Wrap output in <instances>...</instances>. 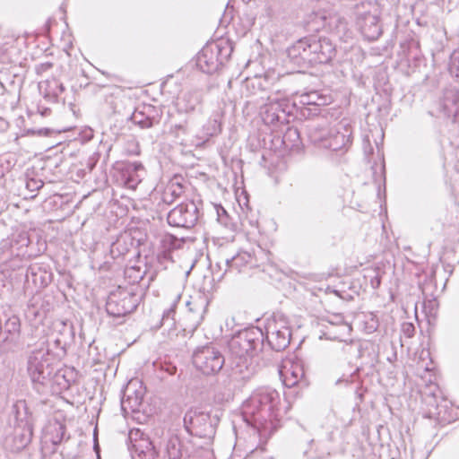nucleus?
Segmentation results:
<instances>
[{"label": "nucleus", "instance_id": "f257e3e1", "mask_svg": "<svg viewBox=\"0 0 459 459\" xmlns=\"http://www.w3.org/2000/svg\"><path fill=\"white\" fill-rule=\"evenodd\" d=\"M241 414L261 437L271 436L280 427L284 414L280 393L269 386L255 389L243 403Z\"/></svg>", "mask_w": 459, "mask_h": 459}, {"label": "nucleus", "instance_id": "f03ea898", "mask_svg": "<svg viewBox=\"0 0 459 459\" xmlns=\"http://www.w3.org/2000/svg\"><path fill=\"white\" fill-rule=\"evenodd\" d=\"M264 333L259 327H249L233 335L229 342L231 375L249 379L255 371L254 358L264 346Z\"/></svg>", "mask_w": 459, "mask_h": 459}, {"label": "nucleus", "instance_id": "7ed1b4c3", "mask_svg": "<svg viewBox=\"0 0 459 459\" xmlns=\"http://www.w3.org/2000/svg\"><path fill=\"white\" fill-rule=\"evenodd\" d=\"M336 45L326 37L311 35L303 37L287 48L290 63L299 67L316 64H328L336 56Z\"/></svg>", "mask_w": 459, "mask_h": 459}, {"label": "nucleus", "instance_id": "20e7f679", "mask_svg": "<svg viewBox=\"0 0 459 459\" xmlns=\"http://www.w3.org/2000/svg\"><path fill=\"white\" fill-rule=\"evenodd\" d=\"M31 242L28 231H16L0 242V264L15 271L22 267L23 260L36 255L30 247Z\"/></svg>", "mask_w": 459, "mask_h": 459}, {"label": "nucleus", "instance_id": "39448f33", "mask_svg": "<svg viewBox=\"0 0 459 459\" xmlns=\"http://www.w3.org/2000/svg\"><path fill=\"white\" fill-rule=\"evenodd\" d=\"M308 136L311 143L319 148L346 151L351 144L352 128L348 120L342 119L331 129L312 127Z\"/></svg>", "mask_w": 459, "mask_h": 459}, {"label": "nucleus", "instance_id": "423d86ee", "mask_svg": "<svg viewBox=\"0 0 459 459\" xmlns=\"http://www.w3.org/2000/svg\"><path fill=\"white\" fill-rule=\"evenodd\" d=\"M55 356L46 342H41L30 351L27 361V371L34 385L39 391L42 385L49 382L53 374Z\"/></svg>", "mask_w": 459, "mask_h": 459}, {"label": "nucleus", "instance_id": "0eeeda50", "mask_svg": "<svg viewBox=\"0 0 459 459\" xmlns=\"http://www.w3.org/2000/svg\"><path fill=\"white\" fill-rule=\"evenodd\" d=\"M232 51L233 48L228 40L207 43L196 56V66L207 74L216 73L228 62Z\"/></svg>", "mask_w": 459, "mask_h": 459}, {"label": "nucleus", "instance_id": "6e6552de", "mask_svg": "<svg viewBox=\"0 0 459 459\" xmlns=\"http://www.w3.org/2000/svg\"><path fill=\"white\" fill-rule=\"evenodd\" d=\"M260 110L264 123L270 126L288 124L290 117L294 116L296 103H291L281 91L269 95Z\"/></svg>", "mask_w": 459, "mask_h": 459}, {"label": "nucleus", "instance_id": "1a4fd4ad", "mask_svg": "<svg viewBox=\"0 0 459 459\" xmlns=\"http://www.w3.org/2000/svg\"><path fill=\"white\" fill-rule=\"evenodd\" d=\"M139 302L140 297L133 289L118 286L109 292L106 311L111 316L122 317L135 310Z\"/></svg>", "mask_w": 459, "mask_h": 459}, {"label": "nucleus", "instance_id": "9d476101", "mask_svg": "<svg viewBox=\"0 0 459 459\" xmlns=\"http://www.w3.org/2000/svg\"><path fill=\"white\" fill-rule=\"evenodd\" d=\"M265 332L267 344L272 350L281 351L289 346L291 332L289 320L284 315L278 313L268 318Z\"/></svg>", "mask_w": 459, "mask_h": 459}, {"label": "nucleus", "instance_id": "9b49d317", "mask_svg": "<svg viewBox=\"0 0 459 459\" xmlns=\"http://www.w3.org/2000/svg\"><path fill=\"white\" fill-rule=\"evenodd\" d=\"M192 359L195 368L206 376L219 373L225 364V359L221 351L213 345L196 348Z\"/></svg>", "mask_w": 459, "mask_h": 459}, {"label": "nucleus", "instance_id": "f8f14e48", "mask_svg": "<svg viewBox=\"0 0 459 459\" xmlns=\"http://www.w3.org/2000/svg\"><path fill=\"white\" fill-rule=\"evenodd\" d=\"M201 216L199 205L194 201L179 204L169 212L167 221L169 226L182 229L194 228Z\"/></svg>", "mask_w": 459, "mask_h": 459}, {"label": "nucleus", "instance_id": "ddd939ff", "mask_svg": "<svg viewBox=\"0 0 459 459\" xmlns=\"http://www.w3.org/2000/svg\"><path fill=\"white\" fill-rule=\"evenodd\" d=\"M184 426L191 436L201 438H211L215 434L210 414L198 409H190L185 414Z\"/></svg>", "mask_w": 459, "mask_h": 459}, {"label": "nucleus", "instance_id": "4468645a", "mask_svg": "<svg viewBox=\"0 0 459 459\" xmlns=\"http://www.w3.org/2000/svg\"><path fill=\"white\" fill-rule=\"evenodd\" d=\"M326 26L339 38L345 36L348 30L345 19L338 15L327 17L323 12H313L305 20V28L307 31H319Z\"/></svg>", "mask_w": 459, "mask_h": 459}, {"label": "nucleus", "instance_id": "2eb2a0df", "mask_svg": "<svg viewBox=\"0 0 459 459\" xmlns=\"http://www.w3.org/2000/svg\"><path fill=\"white\" fill-rule=\"evenodd\" d=\"M360 4L362 7H369L366 12L358 14L357 24L360 32L367 40H377L383 32L378 9L368 1L361 0Z\"/></svg>", "mask_w": 459, "mask_h": 459}, {"label": "nucleus", "instance_id": "dca6fc26", "mask_svg": "<svg viewBox=\"0 0 459 459\" xmlns=\"http://www.w3.org/2000/svg\"><path fill=\"white\" fill-rule=\"evenodd\" d=\"M145 394L146 388L143 382L138 378L131 379L123 391L122 411L126 413L140 411Z\"/></svg>", "mask_w": 459, "mask_h": 459}, {"label": "nucleus", "instance_id": "f3484780", "mask_svg": "<svg viewBox=\"0 0 459 459\" xmlns=\"http://www.w3.org/2000/svg\"><path fill=\"white\" fill-rule=\"evenodd\" d=\"M208 305V298L201 293L191 296L189 299L186 300V307L187 308L186 319L188 322L189 329L195 330L201 325L207 311Z\"/></svg>", "mask_w": 459, "mask_h": 459}, {"label": "nucleus", "instance_id": "a211bd4d", "mask_svg": "<svg viewBox=\"0 0 459 459\" xmlns=\"http://www.w3.org/2000/svg\"><path fill=\"white\" fill-rule=\"evenodd\" d=\"M162 112L152 105H142L131 111L128 119L141 128H150L160 122Z\"/></svg>", "mask_w": 459, "mask_h": 459}, {"label": "nucleus", "instance_id": "6ab92c4d", "mask_svg": "<svg viewBox=\"0 0 459 459\" xmlns=\"http://www.w3.org/2000/svg\"><path fill=\"white\" fill-rule=\"evenodd\" d=\"M5 337L3 341V349L6 351H14L22 346L21 336V320L17 316H10L4 324Z\"/></svg>", "mask_w": 459, "mask_h": 459}, {"label": "nucleus", "instance_id": "aec40b11", "mask_svg": "<svg viewBox=\"0 0 459 459\" xmlns=\"http://www.w3.org/2000/svg\"><path fill=\"white\" fill-rule=\"evenodd\" d=\"M280 376L286 387L295 386L305 376L302 361L299 359L284 361L280 369Z\"/></svg>", "mask_w": 459, "mask_h": 459}, {"label": "nucleus", "instance_id": "412c9836", "mask_svg": "<svg viewBox=\"0 0 459 459\" xmlns=\"http://www.w3.org/2000/svg\"><path fill=\"white\" fill-rule=\"evenodd\" d=\"M440 108L452 122H459V91L454 87L446 88L440 100Z\"/></svg>", "mask_w": 459, "mask_h": 459}, {"label": "nucleus", "instance_id": "4be33fe9", "mask_svg": "<svg viewBox=\"0 0 459 459\" xmlns=\"http://www.w3.org/2000/svg\"><path fill=\"white\" fill-rule=\"evenodd\" d=\"M145 174L144 168L140 162L124 164L120 170L121 183L128 189H135L142 182Z\"/></svg>", "mask_w": 459, "mask_h": 459}, {"label": "nucleus", "instance_id": "5701e85b", "mask_svg": "<svg viewBox=\"0 0 459 459\" xmlns=\"http://www.w3.org/2000/svg\"><path fill=\"white\" fill-rule=\"evenodd\" d=\"M34 418L25 400H18L11 409L10 422L15 427H31L33 428Z\"/></svg>", "mask_w": 459, "mask_h": 459}, {"label": "nucleus", "instance_id": "b1692460", "mask_svg": "<svg viewBox=\"0 0 459 459\" xmlns=\"http://www.w3.org/2000/svg\"><path fill=\"white\" fill-rule=\"evenodd\" d=\"M73 381L72 372L55 370L54 368L53 374L50 375L49 382L42 385V387H39L38 392L44 393L47 389H50L52 393L59 394L68 390Z\"/></svg>", "mask_w": 459, "mask_h": 459}, {"label": "nucleus", "instance_id": "393cba45", "mask_svg": "<svg viewBox=\"0 0 459 459\" xmlns=\"http://www.w3.org/2000/svg\"><path fill=\"white\" fill-rule=\"evenodd\" d=\"M32 435L33 428L31 427L13 426V431L7 438L12 451L20 452L27 447L32 439Z\"/></svg>", "mask_w": 459, "mask_h": 459}, {"label": "nucleus", "instance_id": "a878e982", "mask_svg": "<svg viewBox=\"0 0 459 459\" xmlns=\"http://www.w3.org/2000/svg\"><path fill=\"white\" fill-rule=\"evenodd\" d=\"M27 281H31L36 288H44L51 281V273L39 264H30L25 273Z\"/></svg>", "mask_w": 459, "mask_h": 459}, {"label": "nucleus", "instance_id": "bb28decb", "mask_svg": "<svg viewBox=\"0 0 459 459\" xmlns=\"http://www.w3.org/2000/svg\"><path fill=\"white\" fill-rule=\"evenodd\" d=\"M39 90L45 100L49 102H57L59 96L65 91V87L59 80L51 78L39 82Z\"/></svg>", "mask_w": 459, "mask_h": 459}, {"label": "nucleus", "instance_id": "cd10ccee", "mask_svg": "<svg viewBox=\"0 0 459 459\" xmlns=\"http://www.w3.org/2000/svg\"><path fill=\"white\" fill-rule=\"evenodd\" d=\"M185 192L184 178L181 176H174L167 184L161 194V201L171 204Z\"/></svg>", "mask_w": 459, "mask_h": 459}, {"label": "nucleus", "instance_id": "c85d7f7f", "mask_svg": "<svg viewBox=\"0 0 459 459\" xmlns=\"http://www.w3.org/2000/svg\"><path fill=\"white\" fill-rule=\"evenodd\" d=\"M221 132V125L216 118H210L205 124L203 125L200 132L196 133L195 137V141H191V143L195 146L204 145L211 137L218 134Z\"/></svg>", "mask_w": 459, "mask_h": 459}, {"label": "nucleus", "instance_id": "c756f323", "mask_svg": "<svg viewBox=\"0 0 459 459\" xmlns=\"http://www.w3.org/2000/svg\"><path fill=\"white\" fill-rule=\"evenodd\" d=\"M202 102V94L199 91H191L178 99L177 106L180 112L190 113L199 109Z\"/></svg>", "mask_w": 459, "mask_h": 459}, {"label": "nucleus", "instance_id": "7c9ffc66", "mask_svg": "<svg viewBox=\"0 0 459 459\" xmlns=\"http://www.w3.org/2000/svg\"><path fill=\"white\" fill-rule=\"evenodd\" d=\"M282 144L286 150L299 153L302 149L299 131L296 127H288L282 135Z\"/></svg>", "mask_w": 459, "mask_h": 459}, {"label": "nucleus", "instance_id": "2f4dec72", "mask_svg": "<svg viewBox=\"0 0 459 459\" xmlns=\"http://www.w3.org/2000/svg\"><path fill=\"white\" fill-rule=\"evenodd\" d=\"M332 101L330 95L323 94L318 91H311L301 94L299 103L303 106L323 107L328 105Z\"/></svg>", "mask_w": 459, "mask_h": 459}, {"label": "nucleus", "instance_id": "473e14b6", "mask_svg": "<svg viewBox=\"0 0 459 459\" xmlns=\"http://www.w3.org/2000/svg\"><path fill=\"white\" fill-rule=\"evenodd\" d=\"M19 184L24 186V190L19 193L23 199H33L37 195V192L43 187L44 182L39 178H24L19 179Z\"/></svg>", "mask_w": 459, "mask_h": 459}, {"label": "nucleus", "instance_id": "72a5a7b5", "mask_svg": "<svg viewBox=\"0 0 459 459\" xmlns=\"http://www.w3.org/2000/svg\"><path fill=\"white\" fill-rule=\"evenodd\" d=\"M107 103L109 105L113 113L125 116L127 119L132 111V108H127V104L131 105L130 99L123 95H112L107 99Z\"/></svg>", "mask_w": 459, "mask_h": 459}, {"label": "nucleus", "instance_id": "f704fd0d", "mask_svg": "<svg viewBox=\"0 0 459 459\" xmlns=\"http://www.w3.org/2000/svg\"><path fill=\"white\" fill-rule=\"evenodd\" d=\"M188 125L189 119H186L184 123L171 125L169 128V134L183 145H187L189 142L190 129Z\"/></svg>", "mask_w": 459, "mask_h": 459}, {"label": "nucleus", "instance_id": "c9c22d12", "mask_svg": "<svg viewBox=\"0 0 459 459\" xmlns=\"http://www.w3.org/2000/svg\"><path fill=\"white\" fill-rule=\"evenodd\" d=\"M383 274V270L378 266L367 267L363 270L365 283L369 284L373 290L379 288Z\"/></svg>", "mask_w": 459, "mask_h": 459}, {"label": "nucleus", "instance_id": "e433bc0d", "mask_svg": "<svg viewBox=\"0 0 459 459\" xmlns=\"http://www.w3.org/2000/svg\"><path fill=\"white\" fill-rule=\"evenodd\" d=\"M132 447L139 459H154L155 452L149 439H141L132 444Z\"/></svg>", "mask_w": 459, "mask_h": 459}, {"label": "nucleus", "instance_id": "4c0bfd02", "mask_svg": "<svg viewBox=\"0 0 459 459\" xmlns=\"http://www.w3.org/2000/svg\"><path fill=\"white\" fill-rule=\"evenodd\" d=\"M252 256L247 252H241L235 256L227 258L225 260L226 265L230 271L236 270L238 273L241 272V269L251 263Z\"/></svg>", "mask_w": 459, "mask_h": 459}, {"label": "nucleus", "instance_id": "58836bf2", "mask_svg": "<svg viewBox=\"0 0 459 459\" xmlns=\"http://www.w3.org/2000/svg\"><path fill=\"white\" fill-rule=\"evenodd\" d=\"M166 453L169 459H181L182 444L177 435H171L166 444Z\"/></svg>", "mask_w": 459, "mask_h": 459}, {"label": "nucleus", "instance_id": "ea45409f", "mask_svg": "<svg viewBox=\"0 0 459 459\" xmlns=\"http://www.w3.org/2000/svg\"><path fill=\"white\" fill-rule=\"evenodd\" d=\"M181 299V295L179 293H177L172 300V303L169 309L165 310L163 312L160 325L164 327H168L169 329H171L175 325V308L177 307V304Z\"/></svg>", "mask_w": 459, "mask_h": 459}, {"label": "nucleus", "instance_id": "a19ab883", "mask_svg": "<svg viewBox=\"0 0 459 459\" xmlns=\"http://www.w3.org/2000/svg\"><path fill=\"white\" fill-rule=\"evenodd\" d=\"M55 331L58 333L57 336H60L70 344L74 342L75 333L72 323L60 321L55 325Z\"/></svg>", "mask_w": 459, "mask_h": 459}, {"label": "nucleus", "instance_id": "79ce46f5", "mask_svg": "<svg viewBox=\"0 0 459 459\" xmlns=\"http://www.w3.org/2000/svg\"><path fill=\"white\" fill-rule=\"evenodd\" d=\"M161 243L164 248L169 250L179 249L185 243V238H178L172 234H166L161 238Z\"/></svg>", "mask_w": 459, "mask_h": 459}, {"label": "nucleus", "instance_id": "37998d69", "mask_svg": "<svg viewBox=\"0 0 459 459\" xmlns=\"http://www.w3.org/2000/svg\"><path fill=\"white\" fill-rule=\"evenodd\" d=\"M124 274L129 283L134 284L143 280L145 271L139 266H130L125 269Z\"/></svg>", "mask_w": 459, "mask_h": 459}, {"label": "nucleus", "instance_id": "c03bdc74", "mask_svg": "<svg viewBox=\"0 0 459 459\" xmlns=\"http://www.w3.org/2000/svg\"><path fill=\"white\" fill-rule=\"evenodd\" d=\"M50 441L54 446L59 445L65 435V427L61 423H56L51 429Z\"/></svg>", "mask_w": 459, "mask_h": 459}, {"label": "nucleus", "instance_id": "a18cd8bd", "mask_svg": "<svg viewBox=\"0 0 459 459\" xmlns=\"http://www.w3.org/2000/svg\"><path fill=\"white\" fill-rule=\"evenodd\" d=\"M449 72L459 82V48L455 49L450 56Z\"/></svg>", "mask_w": 459, "mask_h": 459}, {"label": "nucleus", "instance_id": "49530a36", "mask_svg": "<svg viewBox=\"0 0 459 459\" xmlns=\"http://www.w3.org/2000/svg\"><path fill=\"white\" fill-rule=\"evenodd\" d=\"M214 210L217 214L218 222L228 228L230 225V217L227 211L221 204L214 205Z\"/></svg>", "mask_w": 459, "mask_h": 459}, {"label": "nucleus", "instance_id": "de8ad7c7", "mask_svg": "<svg viewBox=\"0 0 459 459\" xmlns=\"http://www.w3.org/2000/svg\"><path fill=\"white\" fill-rule=\"evenodd\" d=\"M333 440H334V433L333 432H330V433H328L327 437H326L325 440H318L317 441V446L318 447L322 446V451L320 453V456L323 457L325 455H330L331 450H332V446H330V444Z\"/></svg>", "mask_w": 459, "mask_h": 459}, {"label": "nucleus", "instance_id": "09e8293b", "mask_svg": "<svg viewBox=\"0 0 459 459\" xmlns=\"http://www.w3.org/2000/svg\"><path fill=\"white\" fill-rule=\"evenodd\" d=\"M371 169L373 170V175L376 179L378 178L379 179L385 176V161L383 156H379V163L374 162L371 166Z\"/></svg>", "mask_w": 459, "mask_h": 459}, {"label": "nucleus", "instance_id": "8fccbe9b", "mask_svg": "<svg viewBox=\"0 0 459 459\" xmlns=\"http://www.w3.org/2000/svg\"><path fill=\"white\" fill-rule=\"evenodd\" d=\"M127 239L131 240L130 237L128 235H125L120 237L115 243L112 245L111 252H114V249L116 248L120 254H124L128 251L127 247H123L120 249V247L122 246V243L126 244Z\"/></svg>", "mask_w": 459, "mask_h": 459}, {"label": "nucleus", "instance_id": "3c124183", "mask_svg": "<svg viewBox=\"0 0 459 459\" xmlns=\"http://www.w3.org/2000/svg\"><path fill=\"white\" fill-rule=\"evenodd\" d=\"M401 332L405 337L411 338L415 333V326L412 323L404 322L402 325Z\"/></svg>", "mask_w": 459, "mask_h": 459}, {"label": "nucleus", "instance_id": "603ef678", "mask_svg": "<svg viewBox=\"0 0 459 459\" xmlns=\"http://www.w3.org/2000/svg\"><path fill=\"white\" fill-rule=\"evenodd\" d=\"M28 134L38 136H50L55 134V131L53 129L44 127L39 129H30L28 130Z\"/></svg>", "mask_w": 459, "mask_h": 459}, {"label": "nucleus", "instance_id": "864d4df0", "mask_svg": "<svg viewBox=\"0 0 459 459\" xmlns=\"http://www.w3.org/2000/svg\"><path fill=\"white\" fill-rule=\"evenodd\" d=\"M39 301V300L38 299L34 298L28 306L29 313H31L34 316V317H41L45 314L44 311L36 308V306L38 305Z\"/></svg>", "mask_w": 459, "mask_h": 459}, {"label": "nucleus", "instance_id": "5fc2aeb1", "mask_svg": "<svg viewBox=\"0 0 459 459\" xmlns=\"http://www.w3.org/2000/svg\"><path fill=\"white\" fill-rule=\"evenodd\" d=\"M53 343L55 348L59 349L63 354L65 353L66 347L70 345L65 340L62 339L60 336H56L53 340Z\"/></svg>", "mask_w": 459, "mask_h": 459}, {"label": "nucleus", "instance_id": "6e6d98bb", "mask_svg": "<svg viewBox=\"0 0 459 459\" xmlns=\"http://www.w3.org/2000/svg\"><path fill=\"white\" fill-rule=\"evenodd\" d=\"M263 80L261 77H255L254 79L248 80L247 82V87L252 86L254 89L257 88L261 91H264Z\"/></svg>", "mask_w": 459, "mask_h": 459}, {"label": "nucleus", "instance_id": "4d7b16f0", "mask_svg": "<svg viewBox=\"0 0 459 459\" xmlns=\"http://www.w3.org/2000/svg\"><path fill=\"white\" fill-rule=\"evenodd\" d=\"M52 66H53V64L50 62L41 63L35 66V71L38 74H42L48 72L49 69H51Z\"/></svg>", "mask_w": 459, "mask_h": 459}, {"label": "nucleus", "instance_id": "13d9d810", "mask_svg": "<svg viewBox=\"0 0 459 459\" xmlns=\"http://www.w3.org/2000/svg\"><path fill=\"white\" fill-rule=\"evenodd\" d=\"M368 144H369V141L368 140ZM364 153H365L367 159L368 160V162L370 163L371 160L369 159V155L373 154V148L370 145H368V146L365 145L364 146Z\"/></svg>", "mask_w": 459, "mask_h": 459}, {"label": "nucleus", "instance_id": "bf43d9fd", "mask_svg": "<svg viewBox=\"0 0 459 459\" xmlns=\"http://www.w3.org/2000/svg\"><path fill=\"white\" fill-rule=\"evenodd\" d=\"M8 170V167L0 160V178H2Z\"/></svg>", "mask_w": 459, "mask_h": 459}, {"label": "nucleus", "instance_id": "052dcab7", "mask_svg": "<svg viewBox=\"0 0 459 459\" xmlns=\"http://www.w3.org/2000/svg\"><path fill=\"white\" fill-rule=\"evenodd\" d=\"M38 111L40 113L42 117H47L51 113V109L49 108H40L38 107Z\"/></svg>", "mask_w": 459, "mask_h": 459}, {"label": "nucleus", "instance_id": "680f3d73", "mask_svg": "<svg viewBox=\"0 0 459 459\" xmlns=\"http://www.w3.org/2000/svg\"><path fill=\"white\" fill-rule=\"evenodd\" d=\"M333 293L338 297H340L341 299H343V297L342 296L341 294V291L337 290H333Z\"/></svg>", "mask_w": 459, "mask_h": 459}, {"label": "nucleus", "instance_id": "e2e57ef3", "mask_svg": "<svg viewBox=\"0 0 459 459\" xmlns=\"http://www.w3.org/2000/svg\"><path fill=\"white\" fill-rule=\"evenodd\" d=\"M333 290H334L333 287L328 286L325 290L326 293H333Z\"/></svg>", "mask_w": 459, "mask_h": 459}, {"label": "nucleus", "instance_id": "0e129e2a", "mask_svg": "<svg viewBox=\"0 0 459 459\" xmlns=\"http://www.w3.org/2000/svg\"><path fill=\"white\" fill-rule=\"evenodd\" d=\"M343 327H344L345 329H347L348 331H351V327L348 324H344V325H343Z\"/></svg>", "mask_w": 459, "mask_h": 459}, {"label": "nucleus", "instance_id": "69168bd1", "mask_svg": "<svg viewBox=\"0 0 459 459\" xmlns=\"http://www.w3.org/2000/svg\"><path fill=\"white\" fill-rule=\"evenodd\" d=\"M176 368H173V370L169 372L170 375H173L175 373Z\"/></svg>", "mask_w": 459, "mask_h": 459}, {"label": "nucleus", "instance_id": "338daca9", "mask_svg": "<svg viewBox=\"0 0 459 459\" xmlns=\"http://www.w3.org/2000/svg\"><path fill=\"white\" fill-rule=\"evenodd\" d=\"M133 432L130 433L129 438L132 440Z\"/></svg>", "mask_w": 459, "mask_h": 459}]
</instances>
